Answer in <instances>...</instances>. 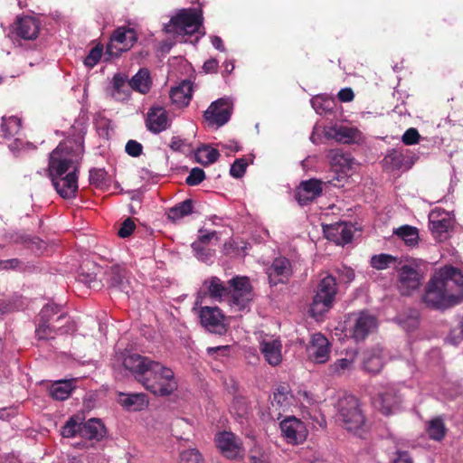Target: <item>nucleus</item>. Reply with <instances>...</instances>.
<instances>
[{
	"label": "nucleus",
	"mask_w": 463,
	"mask_h": 463,
	"mask_svg": "<svg viewBox=\"0 0 463 463\" xmlns=\"http://www.w3.org/2000/svg\"><path fill=\"white\" fill-rule=\"evenodd\" d=\"M218 69V61L216 59H209L203 63V70L207 73L216 72Z\"/></svg>",
	"instance_id": "62"
},
{
	"label": "nucleus",
	"mask_w": 463,
	"mask_h": 463,
	"mask_svg": "<svg viewBox=\"0 0 463 463\" xmlns=\"http://www.w3.org/2000/svg\"><path fill=\"white\" fill-rule=\"evenodd\" d=\"M80 428H81V418L80 416H72L62 427L61 433L64 438H71L77 433L80 435Z\"/></svg>",
	"instance_id": "45"
},
{
	"label": "nucleus",
	"mask_w": 463,
	"mask_h": 463,
	"mask_svg": "<svg viewBox=\"0 0 463 463\" xmlns=\"http://www.w3.org/2000/svg\"><path fill=\"white\" fill-rule=\"evenodd\" d=\"M232 115V106L228 99H219L213 101L204 112V118L212 124L219 127L226 124Z\"/></svg>",
	"instance_id": "15"
},
{
	"label": "nucleus",
	"mask_w": 463,
	"mask_h": 463,
	"mask_svg": "<svg viewBox=\"0 0 463 463\" xmlns=\"http://www.w3.org/2000/svg\"><path fill=\"white\" fill-rule=\"evenodd\" d=\"M21 129V120L16 117L4 118L1 124V130L6 138L16 136Z\"/></svg>",
	"instance_id": "44"
},
{
	"label": "nucleus",
	"mask_w": 463,
	"mask_h": 463,
	"mask_svg": "<svg viewBox=\"0 0 463 463\" xmlns=\"http://www.w3.org/2000/svg\"><path fill=\"white\" fill-rule=\"evenodd\" d=\"M294 399L297 401L303 417H312V411L316 409L317 403L315 396L307 391H298Z\"/></svg>",
	"instance_id": "32"
},
{
	"label": "nucleus",
	"mask_w": 463,
	"mask_h": 463,
	"mask_svg": "<svg viewBox=\"0 0 463 463\" xmlns=\"http://www.w3.org/2000/svg\"><path fill=\"white\" fill-rule=\"evenodd\" d=\"M204 287L212 298L221 300L229 295V287L217 277H212L204 281Z\"/></svg>",
	"instance_id": "33"
},
{
	"label": "nucleus",
	"mask_w": 463,
	"mask_h": 463,
	"mask_svg": "<svg viewBox=\"0 0 463 463\" xmlns=\"http://www.w3.org/2000/svg\"><path fill=\"white\" fill-rule=\"evenodd\" d=\"M125 150L128 156L137 157L143 152V146L139 142L130 139L127 142Z\"/></svg>",
	"instance_id": "57"
},
{
	"label": "nucleus",
	"mask_w": 463,
	"mask_h": 463,
	"mask_svg": "<svg viewBox=\"0 0 463 463\" xmlns=\"http://www.w3.org/2000/svg\"><path fill=\"white\" fill-rule=\"evenodd\" d=\"M102 52L103 46L101 44H97L90 51L89 54L84 59V64L89 68H93L101 59Z\"/></svg>",
	"instance_id": "50"
},
{
	"label": "nucleus",
	"mask_w": 463,
	"mask_h": 463,
	"mask_svg": "<svg viewBox=\"0 0 463 463\" xmlns=\"http://www.w3.org/2000/svg\"><path fill=\"white\" fill-rule=\"evenodd\" d=\"M248 243L244 241H237L234 239H231L224 244V252L226 254L234 253L237 255L244 254L248 249Z\"/></svg>",
	"instance_id": "49"
},
{
	"label": "nucleus",
	"mask_w": 463,
	"mask_h": 463,
	"mask_svg": "<svg viewBox=\"0 0 463 463\" xmlns=\"http://www.w3.org/2000/svg\"><path fill=\"white\" fill-rule=\"evenodd\" d=\"M336 420L347 431L362 435L365 427V418L357 398L346 395L339 399Z\"/></svg>",
	"instance_id": "4"
},
{
	"label": "nucleus",
	"mask_w": 463,
	"mask_h": 463,
	"mask_svg": "<svg viewBox=\"0 0 463 463\" xmlns=\"http://www.w3.org/2000/svg\"><path fill=\"white\" fill-rule=\"evenodd\" d=\"M463 300V274L452 266H445L434 272L429 280L424 303L433 308L445 309Z\"/></svg>",
	"instance_id": "2"
},
{
	"label": "nucleus",
	"mask_w": 463,
	"mask_h": 463,
	"mask_svg": "<svg viewBox=\"0 0 463 463\" xmlns=\"http://www.w3.org/2000/svg\"><path fill=\"white\" fill-rule=\"evenodd\" d=\"M192 249L194 252L195 257L203 262L210 261L213 257V251L204 247V244H201V241H194L192 244Z\"/></svg>",
	"instance_id": "51"
},
{
	"label": "nucleus",
	"mask_w": 463,
	"mask_h": 463,
	"mask_svg": "<svg viewBox=\"0 0 463 463\" xmlns=\"http://www.w3.org/2000/svg\"><path fill=\"white\" fill-rule=\"evenodd\" d=\"M129 88L133 90L146 94L150 90L151 80L150 73L147 69H140L130 80H128Z\"/></svg>",
	"instance_id": "31"
},
{
	"label": "nucleus",
	"mask_w": 463,
	"mask_h": 463,
	"mask_svg": "<svg viewBox=\"0 0 463 463\" xmlns=\"http://www.w3.org/2000/svg\"><path fill=\"white\" fill-rule=\"evenodd\" d=\"M260 350L266 362L271 366L279 365L282 361V344L271 335H263L260 339Z\"/></svg>",
	"instance_id": "17"
},
{
	"label": "nucleus",
	"mask_w": 463,
	"mask_h": 463,
	"mask_svg": "<svg viewBox=\"0 0 463 463\" xmlns=\"http://www.w3.org/2000/svg\"><path fill=\"white\" fill-rule=\"evenodd\" d=\"M292 398L288 386L279 385L273 392L272 404H277L279 407H288L290 405Z\"/></svg>",
	"instance_id": "43"
},
{
	"label": "nucleus",
	"mask_w": 463,
	"mask_h": 463,
	"mask_svg": "<svg viewBox=\"0 0 463 463\" xmlns=\"http://www.w3.org/2000/svg\"><path fill=\"white\" fill-rule=\"evenodd\" d=\"M267 275L271 285L287 282L292 275L290 261L285 257L276 258L268 268Z\"/></svg>",
	"instance_id": "21"
},
{
	"label": "nucleus",
	"mask_w": 463,
	"mask_h": 463,
	"mask_svg": "<svg viewBox=\"0 0 463 463\" xmlns=\"http://www.w3.org/2000/svg\"><path fill=\"white\" fill-rule=\"evenodd\" d=\"M353 320L354 325L352 327V335L356 341L364 340L377 327V320L375 317L367 312H361L357 315H354Z\"/></svg>",
	"instance_id": "20"
},
{
	"label": "nucleus",
	"mask_w": 463,
	"mask_h": 463,
	"mask_svg": "<svg viewBox=\"0 0 463 463\" xmlns=\"http://www.w3.org/2000/svg\"><path fill=\"white\" fill-rule=\"evenodd\" d=\"M199 232H200V235H199V240L197 241H201V244L207 243L211 239H213L216 235L215 232L204 233V230H203V229H200Z\"/></svg>",
	"instance_id": "63"
},
{
	"label": "nucleus",
	"mask_w": 463,
	"mask_h": 463,
	"mask_svg": "<svg viewBox=\"0 0 463 463\" xmlns=\"http://www.w3.org/2000/svg\"><path fill=\"white\" fill-rule=\"evenodd\" d=\"M337 98L341 102H350L354 99V93L351 88H344L339 90Z\"/></svg>",
	"instance_id": "60"
},
{
	"label": "nucleus",
	"mask_w": 463,
	"mask_h": 463,
	"mask_svg": "<svg viewBox=\"0 0 463 463\" xmlns=\"http://www.w3.org/2000/svg\"><path fill=\"white\" fill-rule=\"evenodd\" d=\"M357 130L348 127H338L331 129L329 135L337 142L344 144L354 143L357 137Z\"/></svg>",
	"instance_id": "37"
},
{
	"label": "nucleus",
	"mask_w": 463,
	"mask_h": 463,
	"mask_svg": "<svg viewBox=\"0 0 463 463\" xmlns=\"http://www.w3.org/2000/svg\"><path fill=\"white\" fill-rule=\"evenodd\" d=\"M429 221L431 229L437 232H446L453 222L451 213L441 208L432 210L429 214Z\"/></svg>",
	"instance_id": "27"
},
{
	"label": "nucleus",
	"mask_w": 463,
	"mask_h": 463,
	"mask_svg": "<svg viewBox=\"0 0 463 463\" xmlns=\"http://www.w3.org/2000/svg\"><path fill=\"white\" fill-rule=\"evenodd\" d=\"M183 145H184V142L182 139H180L179 137H174L171 139L169 146L171 149H173L175 151H179V150H181Z\"/></svg>",
	"instance_id": "64"
},
{
	"label": "nucleus",
	"mask_w": 463,
	"mask_h": 463,
	"mask_svg": "<svg viewBox=\"0 0 463 463\" xmlns=\"http://www.w3.org/2000/svg\"><path fill=\"white\" fill-rule=\"evenodd\" d=\"M382 164L384 170L393 172L410 169L413 165L414 161L408 150L391 149L388 150Z\"/></svg>",
	"instance_id": "14"
},
{
	"label": "nucleus",
	"mask_w": 463,
	"mask_h": 463,
	"mask_svg": "<svg viewBox=\"0 0 463 463\" xmlns=\"http://www.w3.org/2000/svg\"><path fill=\"white\" fill-rule=\"evenodd\" d=\"M84 153L83 137L66 138L50 154L49 172L51 178L65 176L78 164Z\"/></svg>",
	"instance_id": "3"
},
{
	"label": "nucleus",
	"mask_w": 463,
	"mask_h": 463,
	"mask_svg": "<svg viewBox=\"0 0 463 463\" xmlns=\"http://www.w3.org/2000/svg\"><path fill=\"white\" fill-rule=\"evenodd\" d=\"M179 463H204V460L196 449H190L180 453Z\"/></svg>",
	"instance_id": "48"
},
{
	"label": "nucleus",
	"mask_w": 463,
	"mask_h": 463,
	"mask_svg": "<svg viewBox=\"0 0 463 463\" xmlns=\"http://www.w3.org/2000/svg\"><path fill=\"white\" fill-rule=\"evenodd\" d=\"M330 352L329 341L324 335L317 333L311 336L307 346V354L309 360L317 364H324L328 361Z\"/></svg>",
	"instance_id": "13"
},
{
	"label": "nucleus",
	"mask_w": 463,
	"mask_h": 463,
	"mask_svg": "<svg viewBox=\"0 0 463 463\" xmlns=\"http://www.w3.org/2000/svg\"><path fill=\"white\" fill-rule=\"evenodd\" d=\"M193 213L192 204H177L171 207L167 212V217L173 222H176L183 217Z\"/></svg>",
	"instance_id": "47"
},
{
	"label": "nucleus",
	"mask_w": 463,
	"mask_h": 463,
	"mask_svg": "<svg viewBox=\"0 0 463 463\" xmlns=\"http://www.w3.org/2000/svg\"><path fill=\"white\" fill-rule=\"evenodd\" d=\"M355 355L348 358H341L331 364L328 367L329 373L333 376H343L354 368Z\"/></svg>",
	"instance_id": "35"
},
{
	"label": "nucleus",
	"mask_w": 463,
	"mask_h": 463,
	"mask_svg": "<svg viewBox=\"0 0 463 463\" xmlns=\"http://www.w3.org/2000/svg\"><path fill=\"white\" fill-rule=\"evenodd\" d=\"M426 431L430 439L439 441L446 434L445 424L441 418H435L427 423Z\"/></svg>",
	"instance_id": "41"
},
{
	"label": "nucleus",
	"mask_w": 463,
	"mask_h": 463,
	"mask_svg": "<svg viewBox=\"0 0 463 463\" xmlns=\"http://www.w3.org/2000/svg\"><path fill=\"white\" fill-rule=\"evenodd\" d=\"M193 84L190 80H183L178 86L172 88L170 99L179 107L187 106L192 99Z\"/></svg>",
	"instance_id": "28"
},
{
	"label": "nucleus",
	"mask_w": 463,
	"mask_h": 463,
	"mask_svg": "<svg viewBox=\"0 0 463 463\" xmlns=\"http://www.w3.org/2000/svg\"><path fill=\"white\" fill-rule=\"evenodd\" d=\"M326 238L337 245L349 243L353 239L352 225L346 222H337L324 226Z\"/></svg>",
	"instance_id": "23"
},
{
	"label": "nucleus",
	"mask_w": 463,
	"mask_h": 463,
	"mask_svg": "<svg viewBox=\"0 0 463 463\" xmlns=\"http://www.w3.org/2000/svg\"><path fill=\"white\" fill-rule=\"evenodd\" d=\"M78 171L77 167H75L65 176H57L52 179L57 194L62 199L66 200L75 197L78 191Z\"/></svg>",
	"instance_id": "19"
},
{
	"label": "nucleus",
	"mask_w": 463,
	"mask_h": 463,
	"mask_svg": "<svg viewBox=\"0 0 463 463\" xmlns=\"http://www.w3.org/2000/svg\"><path fill=\"white\" fill-rule=\"evenodd\" d=\"M220 153L217 149L209 146H203L195 153V157L198 163L203 165H208L213 164L218 160Z\"/></svg>",
	"instance_id": "42"
},
{
	"label": "nucleus",
	"mask_w": 463,
	"mask_h": 463,
	"mask_svg": "<svg viewBox=\"0 0 463 463\" xmlns=\"http://www.w3.org/2000/svg\"><path fill=\"white\" fill-rule=\"evenodd\" d=\"M401 262L402 261L399 260L396 257L385 253L373 255L370 260L371 266L379 270L386 269L392 267L397 269V268L401 265Z\"/></svg>",
	"instance_id": "34"
},
{
	"label": "nucleus",
	"mask_w": 463,
	"mask_h": 463,
	"mask_svg": "<svg viewBox=\"0 0 463 463\" xmlns=\"http://www.w3.org/2000/svg\"><path fill=\"white\" fill-rule=\"evenodd\" d=\"M147 130L154 134H159L168 127V115L166 110L160 106L151 107L146 118Z\"/></svg>",
	"instance_id": "22"
},
{
	"label": "nucleus",
	"mask_w": 463,
	"mask_h": 463,
	"mask_svg": "<svg viewBox=\"0 0 463 463\" xmlns=\"http://www.w3.org/2000/svg\"><path fill=\"white\" fill-rule=\"evenodd\" d=\"M331 154V166L335 172V176L328 179V182L335 187H343L347 181L348 172L354 165V159L350 154L340 151H332Z\"/></svg>",
	"instance_id": "9"
},
{
	"label": "nucleus",
	"mask_w": 463,
	"mask_h": 463,
	"mask_svg": "<svg viewBox=\"0 0 463 463\" xmlns=\"http://www.w3.org/2000/svg\"><path fill=\"white\" fill-rule=\"evenodd\" d=\"M420 137L419 131L414 128H411L404 132L402 141L406 146H411L419 143Z\"/></svg>",
	"instance_id": "56"
},
{
	"label": "nucleus",
	"mask_w": 463,
	"mask_h": 463,
	"mask_svg": "<svg viewBox=\"0 0 463 463\" xmlns=\"http://www.w3.org/2000/svg\"><path fill=\"white\" fill-rule=\"evenodd\" d=\"M248 163L244 158H237L231 166L230 175L235 178H241L244 175Z\"/></svg>",
	"instance_id": "53"
},
{
	"label": "nucleus",
	"mask_w": 463,
	"mask_h": 463,
	"mask_svg": "<svg viewBox=\"0 0 463 463\" xmlns=\"http://www.w3.org/2000/svg\"><path fill=\"white\" fill-rule=\"evenodd\" d=\"M136 229L135 221L132 218H127L120 225L118 235L120 238L129 237Z\"/></svg>",
	"instance_id": "55"
},
{
	"label": "nucleus",
	"mask_w": 463,
	"mask_h": 463,
	"mask_svg": "<svg viewBox=\"0 0 463 463\" xmlns=\"http://www.w3.org/2000/svg\"><path fill=\"white\" fill-rule=\"evenodd\" d=\"M337 293L335 278L330 274L324 276L317 288L316 295L310 307V313L317 317L327 312L333 306Z\"/></svg>",
	"instance_id": "6"
},
{
	"label": "nucleus",
	"mask_w": 463,
	"mask_h": 463,
	"mask_svg": "<svg viewBox=\"0 0 463 463\" xmlns=\"http://www.w3.org/2000/svg\"><path fill=\"white\" fill-rule=\"evenodd\" d=\"M398 287L403 295H409L421 284V276L411 264H402L397 268Z\"/></svg>",
	"instance_id": "12"
},
{
	"label": "nucleus",
	"mask_w": 463,
	"mask_h": 463,
	"mask_svg": "<svg viewBox=\"0 0 463 463\" xmlns=\"http://www.w3.org/2000/svg\"><path fill=\"white\" fill-rule=\"evenodd\" d=\"M90 184L99 189H104L110 184V176L104 168H91L89 175Z\"/></svg>",
	"instance_id": "39"
},
{
	"label": "nucleus",
	"mask_w": 463,
	"mask_h": 463,
	"mask_svg": "<svg viewBox=\"0 0 463 463\" xmlns=\"http://www.w3.org/2000/svg\"><path fill=\"white\" fill-rule=\"evenodd\" d=\"M330 184L328 180L322 181L317 178L302 181L295 191V198L298 203H307L319 197L323 192V186Z\"/></svg>",
	"instance_id": "16"
},
{
	"label": "nucleus",
	"mask_w": 463,
	"mask_h": 463,
	"mask_svg": "<svg viewBox=\"0 0 463 463\" xmlns=\"http://www.w3.org/2000/svg\"><path fill=\"white\" fill-rule=\"evenodd\" d=\"M40 22L32 16H24L17 19L15 33L24 40H34L38 37Z\"/></svg>",
	"instance_id": "25"
},
{
	"label": "nucleus",
	"mask_w": 463,
	"mask_h": 463,
	"mask_svg": "<svg viewBox=\"0 0 463 463\" xmlns=\"http://www.w3.org/2000/svg\"><path fill=\"white\" fill-rule=\"evenodd\" d=\"M119 402L123 407L133 411H142L148 405L145 393L122 394Z\"/></svg>",
	"instance_id": "30"
},
{
	"label": "nucleus",
	"mask_w": 463,
	"mask_h": 463,
	"mask_svg": "<svg viewBox=\"0 0 463 463\" xmlns=\"http://www.w3.org/2000/svg\"><path fill=\"white\" fill-rule=\"evenodd\" d=\"M214 440L222 454L228 458H236L242 454L241 443L232 432H220Z\"/></svg>",
	"instance_id": "18"
},
{
	"label": "nucleus",
	"mask_w": 463,
	"mask_h": 463,
	"mask_svg": "<svg viewBox=\"0 0 463 463\" xmlns=\"http://www.w3.org/2000/svg\"><path fill=\"white\" fill-rule=\"evenodd\" d=\"M202 326L209 332L216 335H224L228 329V323L222 311L217 307H203L199 312Z\"/></svg>",
	"instance_id": "10"
},
{
	"label": "nucleus",
	"mask_w": 463,
	"mask_h": 463,
	"mask_svg": "<svg viewBox=\"0 0 463 463\" xmlns=\"http://www.w3.org/2000/svg\"><path fill=\"white\" fill-rule=\"evenodd\" d=\"M279 428L284 439L291 445L303 443L308 434L306 424L295 416H288L282 420Z\"/></svg>",
	"instance_id": "11"
},
{
	"label": "nucleus",
	"mask_w": 463,
	"mask_h": 463,
	"mask_svg": "<svg viewBox=\"0 0 463 463\" xmlns=\"http://www.w3.org/2000/svg\"><path fill=\"white\" fill-rule=\"evenodd\" d=\"M137 41V32L130 27L121 26L113 31L106 47L105 60L119 57L129 51Z\"/></svg>",
	"instance_id": "7"
},
{
	"label": "nucleus",
	"mask_w": 463,
	"mask_h": 463,
	"mask_svg": "<svg viewBox=\"0 0 463 463\" xmlns=\"http://www.w3.org/2000/svg\"><path fill=\"white\" fill-rule=\"evenodd\" d=\"M393 463H413V460L408 452L398 451L396 458L393 459Z\"/></svg>",
	"instance_id": "61"
},
{
	"label": "nucleus",
	"mask_w": 463,
	"mask_h": 463,
	"mask_svg": "<svg viewBox=\"0 0 463 463\" xmlns=\"http://www.w3.org/2000/svg\"><path fill=\"white\" fill-rule=\"evenodd\" d=\"M107 280L110 287L118 288L126 294H129L131 291L128 271L120 266L111 267L108 273Z\"/></svg>",
	"instance_id": "26"
},
{
	"label": "nucleus",
	"mask_w": 463,
	"mask_h": 463,
	"mask_svg": "<svg viewBox=\"0 0 463 463\" xmlns=\"http://www.w3.org/2000/svg\"><path fill=\"white\" fill-rule=\"evenodd\" d=\"M393 233L401 238L409 247H413L418 244L419 232L415 227L403 225L394 230Z\"/></svg>",
	"instance_id": "38"
},
{
	"label": "nucleus",
	"mask_w": 463,
	"mask_h": 463,
	"mask_svg": "<svg viewBox=\"0 0 463 463\" xmlns=\"http://www.w3.org/2000/svg\"><path fill=\"white\" fill-rule=\"evenodd\" d=\"M128 82L127 83V78L125 75L117 73L113 77V88L114 92L113 96L117 99H125V97L128 96V94L126 93L125 89L128 88Z\"/></svg>",
	"instance_id": "46"
},
{
	"label": "nucleus",
	"mask_w": 463,
	"mask_h": 463,
	"mask_svg": "<svg viewBox=\"0 0 463 463\" xmlns=\"http://www.w3.org/2000/svg\"><path fill=\"white\" fill-rule=\"evenodd\" d=\"M122 363L137 382L155 395L168 396L177 390L178 383L173 370L157 361L129 354L123 358Z\"/></svg>",
	"instance_id": "1"
},
{
	"label": "nucleus",
	"mask_w": 463,
	"mask_h": 463,
	"mask_svg": "<svg viewBox=\"0 0 463 463\" xmlns=\"http://www.w3.org/2000/svg\"><path fill=\"white\" fill-rule=\"evenodd\" d=\"M205 179V173L203 169L199 167H194L188 176L185 179V183L190 185H197L201 184Z\"/></svg>",
	"instance_id": "54"
},
{
	"label": "nucleus",
	"mask_w": 463,
	"mask_h": 463,
	"mask_svg": "<svg viewBox=\"0 0 463 463\" xmlns=\"http://www.w3.org/2000/svg\"><path fill=\"white\" fill-rule=\"evenodd\" d=\"M60 307L55 304H46L41 310L39 317L42 320H49L52 315L57 314Z\"/></svg>",
	"instance_id": "58"
},
{
	"label": "nucleus",
	"mask_w": 463,
	"mask_h": 463,
	"mask_svg": "<svg viewBox=\"0 0 463 463\" xmlns=\"http://www.w3.org/2000/svg\"><path fill=\"white\" fill-rule=\"evenodd\" d=\"M339 279L344 283H350L354 279V271L353 269L343 266L337 269Z\"/></svg>",
	"instance_id": "59"
},
{
	"label": "nucleus",
	"mask_w": 463,
	"mask_h": 463,
	"mask_svg": "<svg viewBox=\"0 0 463 463\" xmlns=\"http://www.w3.org/2000/svg\"><path fill=\"white\" fill-rule=\"evenodd\" d=\"M383 366V358L380 351L367 353L364 360V368L368 373H378Z\"/></svg>",
	"instance_id": "40"
},
{
	"label": "nucleus",
	"mask_w": 463,
	"mask_h": 463,
	"mask_svg": "<svg viewBox=\"0 0 463 463\" xmlns=\"http://www.w3.org/2000/svg\"><path fill=\"white\" fill-rule=\"evenodd\" d=\"M229 304L238 311L248 308L253 299L252 287L247 277H235L229 281Z\"/></svg>",
	"instance_id": "8"
},
{
	"label": "nucleus",
	"mask_w": 463,
	"mask_h": 463,
	"mask_svg": "<svg viewBox=\"0 0 463 463\" xmlns=\"http://www.w3.org/2000/svg\"><path fill=\"white\" fill-rule=\"evenodd\" d=\"M203 20L201 10L195 8L181 9L165 25V31L167 33L192 35L199 31L203 25Z\"/></svg>",
	"instance_id": "5"
},
{
	"label": "nucleus",
	"mask_w": 463,
	"mask_h": 463,
	"mask_svg": "<svg viewBox=\"0 0 463 463\" xmlns=\"http://www.w3.org/2000/svg\"><path fill=\"white\" fill-rule=\"evenodd\" d=\"M49 320H42L40 318V321L38 323V326L35 329V335L36 337L40 340H46L49 338H53L52 328L48 325Z\"/></svg>",
	"instance_id": "52"
},
{
	"label": "nucleus",
	"mask_w": 463,
	"mask_h": 463,
	"mask_svg": "<svg viewBox=\"0 0 463 463\" xmlns=\"http://www.w3.org/2000/svg\"><path fill=\"white\" fill-rule=\"evenodd\" d=\"M402 399L393 388H389L378 394L373 401L374 407L383 414L389 415L398 409Z\"/></svg>",
	"instance_id": "24"
},
{
	"label": "nucleus",
	"mask_w": 463,
	"mask_h": 463,
	"mask_svg": "<svg viewBox=\"0 0 463 463\" xmlns=\"http://www.w3.org/2000/svg\"><path fill=\"white\" fill-rule=\"evenodd\" d=\"M74 388V380H61L52 385V396L60 401L66 400Z\"/></svg>",
	"instance_id": "36"
},
{
	"label": "nucleus",
	"mask_w": 463,
	"mask_h": 463,
	"mask_svg": "<svg viewBox=\"0 0 463 463\" xmlns=\"http://www.w3.org/2000/svg\"><path fill=\"white\" fill-rule=\"evenodd\" d=\"M106 433L105 426L99 419H90L86 422L81 421L80 428V436L88 439H100Z\"/></svg>",
	"instance_id": "29"
}]
</instances>
